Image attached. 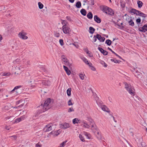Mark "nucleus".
<instances>
[{
	"label": "nucleus",
	"mask_w": 147,
	"mask_h": 147,
	"mask_svg": "<svg viewBox=\"0 0 147 147\" xmlns=\"http://www.w3.org/2000/svg\"><path fill=\"white\" fill-rule=\"evenodd\" d=\"M53 102V99L50 98H48L44 102L43 105L41 103L40 107L42 108L43 112H44L50 109L52 107Z\"/></svg>",
	"instance_id": "nucleus-1"
},
{
	"label": "nucleus",
	"mask_w": 147,
	"mask_h": 147,
	"mask_svg": "<svg viewBox=\"0 0 147 147\" xmlns=\"http://www.w3.org/2000/svg\"><path fill=\"white\" fill-rule=\"evenodd\" d=\"M102 11L103 12L111 16H113L114 14L113 10L107 6H103Z\"/></svg>",
	"instance_id": "nucleus-2"
},
{
	"label": "nucleus",
	"mask_w": 147,
	"mask_h": 147,
	"mask_svg": "<svg viewBox=\"0 0 147 147\" xmlns=\"http://www.w3.org/2000/svg\"><path fill=\"white\" fill-rule=\"evenodd\" d=\"M125 88L128 91L129 93L132 96H134L135 92H134V89L133 87L130 85L129 86L127 83H125Z\"/></svg>",
	"instance_id": "nucleus-3"
},
{
	"label": "nucleus",
	"mask_w": 147,
	"mask_h": 147,
	"mask_svg": "<svg viewBox=\"0 0 147 147\" xmlns=\"http://www.w3.org/2000/svg\"><path fill=\"white\" fill-rule=\"evenodd\" d=\"M63 32L65 34H69L71 31L70 28L67 26H63L62 27Z\"/></svg>",
	"instance_id": "nucleus-4"
},
{
	"label": "nucleus",
	"mask_w": 147,
	"mask_h": 147,
	"mask_svg": "<svg viewBox=\"0 0 147 147\" xmlns=\"http://www.w3.org/2000/svg\"><path fill=\"white\" fill-rule=\"evenodd\" d=\"M101 38L102 36H101L98 34H97L96 35H94V36L92 40L91 41L92 42L94 43L96 41L97 39L100 42V40L101 39Z\"/></svg>",
	"instance_id": "nucleus-5"
},
{
	"label": "nucleus",
	"mask_w": 147,
	"mask_h": 147,
	"mask_svg": "<svg viewBox=\"0 0 147 147\" xmlns=\"http://www.w3.org/2000/svg\"><path fill=\"white\" fill-rule=\"evenodd\" d=\"M138 30L140 32H143L147 31V24L144 25L142 27L139 28Z\"/></svg>",
	"instance_id": "nucleus-6"
},
{
	"label": "nucleus",
	"mask_w": 147,
	"mask_h": 147,
	"mask_svg": "<svg viewBox=\"0 0 147 147\" xmlns=\"http://www.w3.org/2000/svg\"><path fill=\"white\" fill-rule=\"evenodd\" d=\"M70 127V125L68 123H65L63 124H61L60 125V127L62 129H65Z\"/></svg>",
	"instance_id": "nucleus-7"
},
{
	"label": "nucleus",
	"mask_w": 147,
	"mask_h": 147,
	"mask_svg": "<svg viewBox=\"0 0 147 147\" xmlns=\"http://www.w3.org/2000/svg\"><path fill=\"white\" fill-rule=\"evenodd\" d=\"M134 74L137 78L140 79L142 78L141 74L139 72L138 70H136L135 72L134 71Z\"/></svg>",
	"instance_id": "nucleus-8"
},
{
	"label": "nucleus",
	"mask_w": 147,
	"mask_h": 147,
	"mask_svg": "<svg viewBox=\"0 0 147 147\" xmlns=\"http://www.w3.org/2000/svg\"><path fill=\"white\" fill-rule=\"evenodd\" d=\"M42 84L45 86H49L51 84V82L49 80H43Z\"/></svg>",
	"instance_id": "nucleus-9"
},
{
	"label": "nucleus",
	"mask_w": 147,
	"mask_h": 147,
	"mask_svg": "<svg viewBox=\"0 0 147 147\" xmlns=\"http://www.w3.org/2000/svg\"><path fill=\"white\" fill-rule=\"evenodd\" d=\"M98 49L104 55H107L108 52L107 51L104 50L103 49L100 47H98Z\"/></svg>",
	"instance_id": "nucleus-10"
},
{
	"label": "nucleus",
	"mask_w": 147,
	"mask_h": 147,
	"mask_svg": "<svg viewBox=\"0 0 147 147\" xmlns=\"http://www.w3.org/2000/svg\"><path fill=\"white\" fill-rule=\"evenodd\" d=\"M35 82V80L34 79V77L32 76L30 77V80L28 81V83L32 85L34 84Z\"/></svg>",
	"instance_id": "nucleus-11"
},
{
	"label": "nucleus",
	"mask_w": 147,
	"mask_h": 147,
	"mask_svg": "<svg viewBox=\"0 0 147 147\" xmlns=\"http://www.w3.org/2000/svg\"><path fill=\"white\" fill-rule=\"evenodd\" d=\"M24 33H22L20 32L19 34V35L20 37L23 39H26L28 38V37L25 35Z\"/></svg>",
	"instance_id": "nucleus-12"
},
{
	"label": "nucleus",
	"mask_w": 147,
	"mask_h": 147,
	"mask_svg": "<svg viewBox=\"0 0 147 147\" xmlns=\"http://www.w3.org/2000/svg\"><path fill=\"white\" fill-rule=\"evenodd\" d=\"M63 67L65 71L66 74L68 76H69L70 75L71 72L70 70L69 69L68 67L65 65L63 66Z\"/></svg>",
	"instance_id": "nucleus-13"
},
{
	"label": "nucleus",
	"mask_w": 147,
	"mask_h": 147,
	"mask_svg": "<svg viewBox=\"0 0 147 147\" xmlns=\"http://www.w3.org/2000/svg\"><path fill=\"white\" fill-rule=\"evenodd\" d=\"M94 20L97 23H100L101 22V19L97 15H95L94 16Z\"/></svg>",
	"instance_id": "nucleus-14"
},
{
	"label": "nucleus",
	"mask_w": 147,
	"mask_h": 147,
	"mask_svg": "<svg viewBox=\"0 0 147 147\" xmlns=\"http://www.w3.org/2000/svg\"><path fill=\"white\" fill-rule=\"evenodd\" d=\"M25 117H24V115L23 116L21 117H20L16 119L15 120V122L19 123L22 120H23L24 119V118Z\"/></svg>",
	"instance_id": "nucleus-15"
},
{
	"label": "nucleus",
	"mask_w": 147,
	"mask_h": 147,
	"mask_svg": "<svg viewBox=\"0 0 147 147\" xmlns=\"http://www.w3.org/2000/svg\"><path fill=\"white\" fill-rule=\"evenodd\" d=\"M45 129V131H49L52 130V126L49 125H47Z\"/></svg>",
	"instance_id": "nucleus-16"
},
{
	"label": "nucleus",
	"mask_w": 147,
	"mask_h": 147,
	"mask_svg": "<svg viewBox=\"0 0 147 147\" xmlns=\"http://www.w3.org/2000/svg\"><path fill=\"white\" fill-rule=\"evenodd\" d=\"M102 110L105 111L109 113L110 112V111L109 110V109L105 105H103L102 106Z\"/></svg>",
	"instance_id": "nucleus-17"
},
{
	"label": "nucleus",
	"mask_w": 147,
	"mask_h": 147,
	"mask_svg": "<svg viewBox=\"0 0 147 147\" xmlns=\"http://www.w3.org/2000/svg\"><path fill=\"white\" fill-rule=\"evenodd\" d=\"M115 24L116 25H117L119 26L118 27V28L119 29L122 30L124 28V26L123 25V23H121L120 24V25L117 24L116 23H115Z\"/></svg>",
	"instance_id": "nucleus-18"
},
{
	"label": "nucleus",
	"mask_w": 147,
	"mask_h": 147,
	"mask_svg": "<svg viewBox=\"0 0 147 147\" xmlns=\"http://www.w3.org/2000/svg\"><path fill=\"white\" fill-rule=\"evenodd\" d=\"M137 3L138 4V8H141L143 5V3L142 2L139 0H138L137 1Z\"/></svg>",
	"instance_id": "nucleus-19"
},
{
	"label": "nucleus",
	"mask_w": 147,
	"mask_h": 147,
	"mask_svg": "<svg viewBox=\"0 0 147 147\" xmlns=\"http://www.w3.org/2000/svg\"><path fill=\"white\" fill-rule=\"evenodd\" d=\"M140 16L142 17L143 18L142 20V22H144L145 21L146 18L147 17V15L146 14L142 12L141 13Z\"/></svg>",
	"instance_id": "nucleus-20"
},
{
	"label": "nucleus",
	"mask_w": 147,
	"mask_h": 147,
	"mask_svg": "<svg viewBox=\"0 0 147 147\" xmlns=\"http://www.w3.org/2000/svg\"><path fill=\"white\" fill-rule=\"evenodd\" d=\"M81 14L84 16L86 15L87 12L86 10L84 9H81L80 11Z\"/></svg>",
	"instance_id": "nucleus-21"
},
{
	"label": "nucleus",
	"mask_w": 147,
	"mask_h": 147,
	"mask_svg": "<svg viewBox=\"0 0 147 147\" xmlns=\"http://www.w3.org/2000/svg\"><path fill=\"white\" fill-rule=\"evenodd\" d=\"M95 31V29L92 27H90L89 28V32L93 34Z\"/></svg>",
	"instance_id": "nucleus-22"
},
{
	"label": "nucleus",
	"mask_w": 147,
	"mask_h": 147,
	"mask_svg": "<svg viewBox=\"0 0 147 147\" xmlns=\"http://www.w3.org/2000/svg\"><path fill=\"white\" fill-rule=\"evenodd\" d=\"M76 7L78 8H79L81 7V3L80 1L77 2L75 5Z\"/></svg>",
	"instance_id": "nucleus-23"
},
{
	"label": "nucleus",
	"mask_w": 147,
	"mask_h": 147,
	"mask_svg": "<svg viewBox=\"0 0 147 147\" xmlns=\"http://www.w3.org/2000/svg\"><path fill=\"white\" fill-rule=\"evenodd\" d=\"M96 137L98 140H101L103 139H104V138H102L101 134L98 132H97V134L96 135Z\"/></svg>",
	"instance_id": "nucleus-24"
},
{
	"label": "nucleus",
	"mask_w": 147,
	"mask_h": 147,
	"mask_svg": "<svg viewBox=\"0 0 147 147\" xmlns=\"http://www.w3.org/2000/svg\"><path fill=\"white\" fill-rule=\"evenodd\" d=\"M87 16L88 19H91L93 18L92 13L91 12H89L87 15Z\"/></svg>",
	"instance_id": "nucleus-25"
},
{
	"label": "nucleus",
	"mask_w": 147,
	"mask_h": 147,
	"mask_svg": "<svg viewBox=\"0 0 147 147\" xmlns=\"http://www.w3.org/2000/svg\"><path fill=\"white\" fill-rule=\"evenodd\" d=\"M141 22V19L140 18H138L136 20V22L138 25V27H140V24Z\"/></svg>",
	"instance_id": "nucleus-26"
},
{
	"label": "nucleus",
	"mask_w": 147,
	"mask_h": 147,
	"mask_svg": "<svg viewBox=\"0 0 147 147\" xmlns=\"http://www.w3.org/2000/svg\"><path fill=\"white\" fill-rule=\"evenodd\" d=\"M61 58L62 59L63 61L64 62L66 63L68 62V60L65 57L64 55H62L61 56Z\"/></svg>",
	"instance_id": "nucleus-27"
},
{
	"label": "nucleus",
	"mask_w": 147,
	"mask_h": 147,
	"mask_svg": "<svg viewBox=\"0 0 147 147\" xmlns=\"http://www.w3.org/2000/svg\"><path fill=\"white\" fill-rule=\"evenodd\" d=\"M71 88H68L67 90V95L68 96H69L71 95Z\"/></svg>",
	"instance_id": "nucleus-28"
},
{
	"label": "nucleus",
	"mask_w": 147,
	"mask_h": 147,
	"mask_svg": "<svg viewBox=\"0 0 147 147\" xmlns=\"http://www.w3.org/2000/svg\"><path fill=\"white\" fill-rule=\"evenodd\" d=\"M14 117L13 116H7L5 118V119H9V121L11 122L13 121L14 119Z\"/></svg>",
	"instance_id": "nucleus-29"
},
{
	"label": "nucleus",
	"mask_w": 147,
	"mask_h": 147,
	"mask_svg": "<svg viewBox=\"0 0 147 147\" xmlns=\"http://www.w3.org/2000/svg\"><path fill=\"white\" fill-rule=\"evenodd\" d=\"M134 130L132 128H130L129 130V134L130 136L133 137L134 135V132L133 131Z\"/></svg>",
	"instance_id": "nucleus-30"
},
{
	"label": "nucleus",
	"mask_w": 147,
	"mask_h": 147,
	"mask_svg": "<svg viewBox=\"0 0 147 147\" xmlns=\"http://www.w3.org/2000/svg\"><path fill=\"white\" fill-rule=\"evenodd\" d=\"M108 49L109 50H110L116 56L118 57H119V58L120 59H121V57L119 56V55L118 54H116V53H115L114 51H113L112 49H111L109 47H108Z\"/></svg>",
	"instance_id": "nucleus-31"
},
{
	"label": "nucleus",
	"mask_w": 147,
	"mask_h": 147,
	"mask_svg": "<svg viewBox=\"0 0 147 147\" xmlns=\"http://www.w3.org/2000/svg\"><path fill=\"white\" fill-rule=\"evenodd\" d=\"M79 121V120L77 118H76L74 119L72 121V122L73 124H75L76 123H78Z\"/></svg>",
	"instance_id": "nucleus-32"
},
{
	"label": "nucleus",
	"mask_w": 147,
	"mask_h": 147,
	"mask_svg": "<svg viewBox=\"0 0 147 147\" xmlns=\"http://www.w3.org/2000/svg\"><path fill=\"white\" fill-rule=\"evenodd\" d=\"M137 12H138L137 10L134 9L132 8L130 11L129 12L130 13H133L134 14H136Z\"/></svg>",
	"instance_id": "nucleus-33"
},
{
	"label": "nucleus",
	"mask_w": 147,
	"mask_h": 147,
	"mask_svg": "<svg viewBox=\"0 0 147 147\" xmlns=\"http://www.w3.org/2000/svg\"><path fill=\"white\" fill-rule=\"evenodd\" d=\"M105 43L108 45L110 46L112 43V41L109 39H107Z\"/></svg>",
	"instance_id": "nucleus-34"
},
{
	"label": "nucleus",
	"mask_w": 147,
	"mask_h": 147,
	"mask_svg": "<svg viewBox=\"0 0 147 147\" xmlns=\"http://www.w3.org/2000/svg\"><path fill=\"white\" fill-rule=\"evenodd\" d=\"M111 61L112 62H113L115 63H119L121 62V61L120 60H117L116 59H111Z\"/></svg>",
	"instance_id": "nucleus-35"
},
{
	"label": "nucleus",
	"mask_w": 147,
	"mask_h": 147,
	"mask_svg": "<svg viewBox=\"0 0 147 147\" xmlns=\"http://www.w3.org/2000/svg\"><path fill=\"white\" fill-rule=\"evenodd\" d=\"M62 22L61 24L63 25V26H67V22L66 20H61Z\"/></svg>",
	"instance_id": "nucleus-36"
},
{
	"label": "nucleus",
	"mask_w": 147,
	"mask_h": 147,
	"mask_svg": "<svg viewBox=\"0 0 147 147\" xmlns=\"http://www.w3.org/2000/svg\"><path fill=\"white\" fill-rule=\"evenodd\" d=\"M84 135H85L88 139H90L91 137V135L87 132H85L84 133Z\"/></svg>",
	"instance_id": "nucleus-37"
},
{
	"label": "nucleus",
	"mask_w": 147,
	"mask_h": 147,
	"mask_svg": "<svg viewBox=\"0 0 147 147\" xmlns=\"http://www.w3.org/2000/svg\"><path fill=\"white\" fill-rule=\"evenodd\" d=\"M128 23L129 25L131 26H133L134 25V22L131 19L129 21Z\"/></svg>",
	"instance_id": "nucleus-38"
},
{
	"label": "nucleus",
	"mask_w": 147,
	"mask_h": 147,
	"mask_svg": "<svg viewBox=\"0 0 147 147\" xmlns=\"http://www.w3.org/2000/svg\"><path fill=\"white\" fill-rule=\"evenodd\" d=\"M38 5L39 8L40 9H41L43 8V5L40 2H39L38 3Z\"/></svg>",
	"instance_id": "nucleus-39"
},
{
	"label": "nucleus",
	"mask_w": 147,
	"mask_h": 147,
	"mask_svg": "<svg viewBox=\"0 0 147 147\" xmlns=\"http://www.w3.org/2000/svg\"><path fill=\"white\" fill-rule=\"evenodd\" d=\"M79 137L80 140L82 142H84L85 141V140L84 139V138L82 136L81 134H79Z\"/></svg>",
	"instance_id": "nucleus-40"
},
{
	"label": "nucleus",
	"mask_w": 147,
	"mask_h": 147,
	"mask_svg": "<svg viewBox=\"0 0 147 147\" xmlns=\"http://www.w3.org/2000/svg\"><path fill=\"white\" fill-rule=\"evenodd\" d=\"M87 118L88 120L90 122V123H94V121L91 117H88Z\"/></svg>",
	"instance_id": "nucleus-41"
},
{
	"label": "nucleus",
	"mask_w": 147,
	"mask_h": 147,
	"mask_svg": "<svg viewBox=\"0 0 147 147\" xmlns=\"http://www.w3.org/2000/svg\"><path fill=\"white\" fill-rule=\"evenodd\" d=\"M84 123L85 124V125H84V126L85 127L88 128L90 127V125H88L87 123H86V122H84Z\"/></svg>",
	"instance_id": "nucleus-42"
},
{
	"label": "nucleus",
	"mask_w": 147,
	"mask_h": 147,
	"mask_svg": "<svg viewBox=\"0 0 147 147\" xmlns=\"http://www.w3.org/2000/svg\"><path fill=\"white\" fill-rule=\"evenodd\" d=\"M61 130L60 129H59V130H57L56 132H55V135L56 136H57L59 134H60V133H61Z\"/></svg>",
	"instance_id": "nucleus-43"
},
{
	"label": "nucleus",
	"mask_w": 147,
	"mask_h": 147,
	"mask_svg": "<svg viewBox=\"0 0 147 147\" xmlns=\"http://www.w3.org/2000/svg\"><path fill=\"white\" fill-rule=\"evenodd\" d=\"M59 42L60 45L62 46L64 45V42L63 40L62 39H60L59 40Z\"/></svg>",
	"instance_id": "nucleus-44"
},
{
	"label": "nucleus",
	"mask_w": 147,
	"mask_h": 147,
	"mask_svg": "<svg viewBox=\"0 0 147 147\" xmlns=\"http://www.w3.org/2000/svg\"><path fill=\"white\" fill-rule=\"evenodd\" d=\"M11 74L9 72L4 73L3 74V76H9Z\"/></svg>",
	"instance_id": "nucleus-45"
},
{
	"label": "nucleus",
	"mask_w": 147,
	"mask_h": 147,
	"mask_svg": "<svg viewBox=\"0 0 147 147\" xmlns=\"http://www.w3.org/2000/svg\"><path fill=\"white\" fill-rule=\"evenodd\" d=\"M79 76H80V78L82 80H83L84 79V75L83 74H80V75H79Z\"/></svg>",
	"instance_id": "nucleus-46"
},
{
	"label": "nucleus",
	"mask_w": 147,
	"mask_h": 147,
	"mask_svg": "<svg viewBox=\"0 0 147 147\" xmlns=\"http://www.w3.org/2000/svg\"><path fill=\"white\" fill-rule=\"evenodd\" d=\"M68 105L69 106L72 105H73V104L71 102V100L70 99L68 102Z\"/></svg>",
	"instance_id": "nucleus-47"
},
{
	"label": "nucleus",
	"mask_w": 147,
	"mask_h": 147,
	"mask_svg": "<svg viewBox=\"0 0 147 147\" xmlns=\"http://www.w3.org/2000/svg\"><path fill=\"white\" fill-rule=\"evenodd\" d=\"M74 110L73 109V108L72 107L71 108H70L68 109V112H70L72 111H74Z\"/></svg>",
	"instance_id": "nucleus-48"
},
{
	"label": "nucleus",
	"mask_w": 147,
	"mask_h": 147,
	"mask_svg": "<svg viewBox=\"0 0 147 147\" xmlns=\"http://www.w3.org/2000/svg\"><path fill=\"white\" fill-rule=\"evenodd\" d=\"M55 36L57 37H59L60 36V34L59 32H55Z\"/></svg>",
	"instance_id": "nucleus-49"
},
{
	"label": "nucleus",
	"mask_w": 147,
	"mask_h": 147,
	"mask_svg": "<svg viewBox=\"0 0 147 147\" xmlns=\"http://www.w3.org/2000/svg\"><path fill=\"white\" fill-rule=\"evenodd\" d=\"M5 7L4 6L2 5L0 6V11L2 10H3L5 9Z\"/></svg>",
	"instance_id": "nucleus-50"
},
{
	"label": "nucleus",
	"mask_w": 147,
	"mask_h": 147,
	"mask_svg": "<svg viewBox=\"0 0 147 147\" xmlns=\"http://www.w3.org/2000/svg\"><path fill=\"white\" fill-rule=\"evenodd\" d=\"M67 141H65L63 142L61 144V147H64L65 146V145L66 142H67Z\"/></svg>",
	"instance_id": "nucleus-51"
},
{
	"label": "nucleus",
	"mask_w": 147,
	"mask_h": 147,
	"mask_svg": "<svg viewBox=\"0 0 147 147\" xmlns=\"http://www.w3.org/2000/svg\"><path fill=\"white\" fill-rule=\"evenodd\" d=\"M10 12L11 11H8V13L6 14V15H5L7 17L8 16H11V15H10Z\"/></svg>",
	"instance_id": "nucleus-52"
},
{
	"label": "nucleus",
	"mask_w": 147,
	"mask_h": 147,
	"mask_svg": "<svg viewBox=\"0 0 147 147\" xmlns=\"http://www.w3.org/2000/svg\"><path fill=\"white\" fill-rule=\"evenodd\" d=\"M90 1V4L91 5H93L94 4V0H89Z\"/></svg>",
	"instance_id": "nucleus-53"
},
{
	"label": "nucleus",
	"mask_w": 147,
	"mask_h": 147,
	"mask_svg": "<svg viewBox=\"0 0 147 147\" xmlns=\"http://www.w3.org/2000/svg\"><path fill=\"white\" fill-rule=\"evenodd\" d=\"M137 11L138 12H137L136 14L138 16H140L141 14V13L142 12L138 10H137Z\"/></svg>",
	"instance_id": "nucleus-54"
},
{
	"label": "nucleus",
	"mask_w": 147,
	"mask_h": 147,
	"mask_svg": "<svg viewBox=\"0 0 147 147\" xmlns=\"http://www.w3.org/2000/svg\"><path fill=\"white\" fill-rule=\"evenodd\" d=\"M66 19L70 21H72V20L70 18V17L69 16H67L66 17Z\"/></svg>",
	"instance_id": "nucleus-55"
},
{
	"label": "nucleus",
	"mask_w": 147,
	"mask_h": 147,
	"mask_svg": "<svg viewBox=\"0 0 147 147\" xmlns=\"http://www.w3.org/2000/svg\"><path fill=\"white\" fill-rule=\"evenodd\" d=\"M83 61L84 63L86 64L87 62L88 61L85 58H84L83 59Z\"/></svg>",
	"instance_id": "nucleus-56"
},
{
	"label": "nucleus",
	"mask_w": 147,
	"mask_h": 147,
	"mask_svg": "<svg viewBox=\"0 0 147 147\" xmlns=\"http://www.w3.org/2000/svg\"><path fill=\"white\" fill-rule=\"evenodd\" d=\"M105 40V38H104V37H102L101 39L100 40V42H103Z\"/></svg>",
	"instance_id": "nucleus-57"
},
{
	"label": "nucleus",
	"mask_w": 147,
	"mask_h": 147,
	"mask_svg": "<svg viewBox=\"0 0 147 147\" xmlns=\"http://www.w3.org/2000/svg\"><path fill=\"white\" fill-rule=\"evenodd\" d=\"M94 123H90V127H91V128H92L94 127Z\"/></svg>",
	"instance_id": "nucleus-58"
},
{
	"label": "nucleus",
	"mask_w": 147,
	"mask_h": 147,
	"mask_svg": "<svg viewBox=\"0 0 147 147\" xmlns=\"http://www.w3.org/2000/svg\"><path fill=\"white\" fill-rule=\"evenodd\" d=\"M21 86H18L15 87L14 88H15V89H16V90L18 89V88H21Z\"/></svg>",
	"instance_id": "nucleus-59"
},
{
	"label": "nucleus",
	"mask_w": 147,
	"mask_h": 147,
	"mask_svg": "<svg viewBox=\"0 0 147 147\" xmlns=\"http://www.w3.org/2000/svg\"><path fill=\"white\" fill-rule=\"evenodd\" d=\"M91 67V69L92 70L94 71L96 70V69L95 68V67H93V66H92Z\"/></svg>",
	"instance_id": "nucleus-60"
},
{
	"label": "nucleus",
	"mask_w": 147,
	"mask_h": 147,
	"mask_svg": "<svg viewBox=\"0 0 147 147\" xmlns=\"http://www.w3.org/2000/svg\"><path fill=\"white\" fill-rule=\"evenodd\" d=\"M86 64L88 65V66H89L90 67H91L92 65V63L90 62H88V61L87 62V63Z\"/></svg>",
	"instance_id": "nucleus-61"
},
{
	"label": "nucleus",
	"mask_w": 147,
	"mask_h": 147,
	"mask_svg": "<svg viewBox=\"0 0 147 147\" xmlns=\"http://www.w3.org/2000/svg\"><path fill=\"white\" fill-rule=\"evenodd\" d=\"M99 63L103 65V64L104 63H105V62L102 60H100L99 61Z\"/></svg>",
	"instance_id": "nucleus-62"
},
{
	"label": "nucleus",
	"mask_w": 147,
	"mask_h": 147,
	"mask_svg": "<svg viewBox=\"0 0 147 147\" xmlns=\"http://www.w3.org/2000/svg\"><path fill=\"white\" fill-rule=\"evenodd\" d=\"M22 100H19L17 101L16 104L17 105L19 104L21 102H22Z\"/></svg>",
	"instance_id": "nucleus-63"
},
{
	"label": "nucleus",
	"mask_w": 147,
	"mask_h": 147,
	"mask_svg": "<svg viewBox=\"0 0 147 147\" xmlns=\"http://www.w3.org/2000/svg\"><path fill=\"white\" fill-rule=\"evenodd\" d=\"M125 147H133L132 146L129 144H128L127 146H125Z\"/></svg>",
	"instance_id": "nucleus-64"
}]
</instances>
